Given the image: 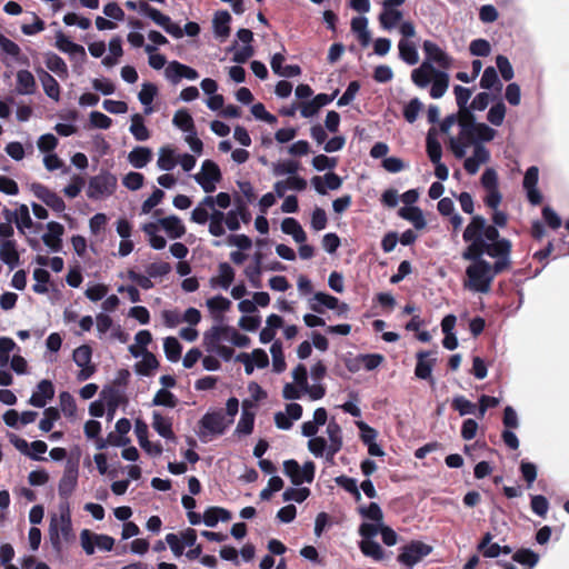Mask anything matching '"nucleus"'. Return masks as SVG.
<instances>
[{"label":"nucleus","mask_w":569,"mask_h":569,"mask_svg":"<svg viewBox=\"0 0 569 569\" xmlns=\"http://www.w3.org/2000/svg\"><path fill=\"white\" fill-rule=\"evenodd\" d=\"M468 246L463 260L471 261L466 268L465 287L473 292L488 293L495 277L509 266L511 242L501 238L499 230L485 224V217L473 216L463 230Z\"/></svg>","instance_id":"obj_1"},{"label":"nucleus","mask_w":569,"mask_h":569,"mask_svg":"<svg viewBox=\"0 0 569 569\" xmlns=\"http://www.w3.org/2000/svg\"><path fill=\"white\" fill-rule=\"evenodd\" d=\"M60 509V529L58 528L56 518H52L49 525V541L52 547V550L58 557H61L62 555V540L69 542L74 538L72 532L69 502L61 503Z\"/></svg>","instance_id":"obj_2"},{"label":"nucleus","mask_w":569,"mask_h":569,"mask_svg":"<svg viewBox=\"0 0 569 569\" xmlns=\"http://www.w3.org/2000/svg\"><path fill=\"white\" fill-rule=\"evenodd\" d=\"M117 177L109 170L102 169L88 181L87 197L91 200H100L111 197L117 189Z\"/></svg>","instance_id":"obj_3"},{"label":"nucleus","mask_w":569,"mask_h":569,"mask_svg":"<svg viewBox=\"0 0 569 569\" xmlns=\"http://www.w3.org/2000/svg\"><path fill=\"white\" fill-rule=\"evenodd\" d=\"M229 427L222 409L207 411L199 420L198 437L207 442L209 437L222 436Z\"/></svg>","instance_id":"obj_4"},{"label":"nucleus","mask_w":569,"mask_h":569,"mask_svg":"<svg viewBox=\"0 0 569 569\" xmlns=\"http://www.w3.org/2000/svg\"><path fill=\"white\" fill-rule=\"evenodd\" d=\"M432 552V547L419 540H412L400 547L397 561L400 565L411 569L419 563L425 557Z\"/></svg>","instance_id":"obj_5"},{"label":"nucleus","mask_w":569,"mask_h":569,"mask_svg":"<svg viewBox=\"0 0 569 569\" xmlns=\"http://www.w3.org/2000/svg\"><path fill=\"white\" fill-rule=\"evenodd\" d=\"M79 478V462L78 460L67 459L64 465L63 475L58 483V492L60 498L68 502L72 492L77 488Z\"/></svg>","instance_id":"obj_6"},{"label":"nucleus","mask_w":569,"mask_h":569,"mask_svg":"<svg viewBox=\"0 0 569 569\" xmlns=\"http://www.w3.org/2000/svg\"><path fill=\"white\" fill-rule=\"evenodd\" d=\"M563 223L562 217L550 206L545 204L541 208V218L536 219V242L542 240L547 229L558 230Z\"/></svg>","instance_id":"obj_7"},{"label":"nucleus","mask_w":569,"mask_h":569,"mask_svg":"<svg viewBox=\"0 0 569 569\" xmlns=\"http://www.w3.org/2000/svg\"><path fill=\"white\" fill-rule=\"evenodd\" d=\"M497 131L483 122L477 124L463 126V132L459 134L461 141L476 144L489 142L495 139Z\"/></svg>","instance_id":"obj_8"},{"label":"nucleus","mask_w":569,"mask_h":569,"mask_svg":"<svg viewBox=\"0 0 569 569\" xmlns=\"http://www.w3.org/2000/svg\"><path fill=\"white\" fill-rule=\"evenodd\" d=\"M422 50L425 53V60L422 62H429L430 64H437L439 68L445 70L450 69L452 64V58L436 42L431 40H425L422 43Z\"/></svg>","instance_id":"obj_9"},{"label":"nucleus","mask_w":569,"mask_h":569,"mask_svg":"<svg viewBox=\"0 0 569 569\" xmlns=\"http://www.w3.org/2000/svg\"><path fill=\"white\" fill-rule=\"evenodd\" d=\"M405 2L406 0H383L382 11L378 18L383 29L391 30L402 20L403 13L397 8Z\"/></svg>","instance_id":"obj_10"},{"label":"nucleus","mask_w":569,"mask_h":569,"mask_svg":"<svg viewBox=\"0 0 569 569\" xmlns=\"http://www.w3.org/2000/svg\"><path fill=\"white\" fill-rule=\"evenodd\" d=\"M30 190L39 200H41L46 206L51 208L53 211H64L66 203L63 199L44 184L33 182L30 184Z\"/></svg>","instance_id":"obj_11"},{"label":"nucleus","mask_w":569,"mask_h":569,"mask_svg":"<svg viewBox=\"0 0 569 569\" xmlns=\"http://www.w3.org/2000/svg\"><path fill=\"white\" fill-rule=\"evenodd\" d=\"M56 48L60 52L68 54L72 61L84 62L87 59L86 49L70 40L62 31L57 32Z\"/></svg>","instance_id":"obj_12"},{"label":"nucleus","mask_w":569,"mask_h":569,"mask_svg":"<svg viewBox=\"0 0 569 569\" xmlns=\"http://www.w3.org/2000/svg\"><path fill=\"white\" fill-rule=\"evenodd\" d=\"M217 325L212 326L203 333V346L207 352H213L219 347L220 340L223 336H228V327L222 326L223 317L221 315L213 316Z\"/></svg>","instance_id":"obj_13"},{"label":"nucleus","mask_w":569,"mask_h":569,"mask_svg":"<svg viewBox=\"0 0 569 569\" xmlns=\"http://www.w3.org/2000/svg\"><path fill=\"white\" fill-rule=\"evenodd\" d=\"M432 355L431 351L421 350L417 352V363L415 368V376L420 380H427L431 385L435 383V379L432 377V369L437 362L436 358H430Z\"/></svg>","instance_id":"obj_14"},{"label":"nucleus","mask_w":569,"mask_h":569,"mask_svg":"<svg viewBox=\"0 0 569 569\" xmlns=\"http://www.w3.org/2000/svg\"><path fill=\"white\" fill-rule=\"evenodd\" d=\"M54 397V387L51 380L43 379L38 385L28 400L36 408H44L47 402Z\"/></svg>","instance_id":"obj_15"},{"label":"nucleus","mask_w":569,"mask_h":569,"mask_svg":"<svg viewBox=\"0 0 569 569\" xmlns=\"http://www.w3.org/2000/svg\"><path fill=\"white\" fill-rule=\"evenodd\" d=\"M134 432H136V436H137L140 447L148 455L160 456L162 453L161 443H159V442L152 443L151 441H149L148 425L143 420H141V419L136 420Z\"/></svg>","instance_id":"obj_16"},{"label":"nucleus","mask_w":569,"mask_h":569,"mask_svg":"<svg viewBox=\"0 0 569 569\" xmlns=\"http://www.w3.org/2000/svg\"><path fill=\"white\" fill-rule=\"evenodd\" d=\"M311 184L317 193L325 196L328 190H338L342 184V178L336 172L329 171L325 173L323 177L315 176L311 179Z\"/></svg>","instance_id":"obj_17"},{"label":"nucleus","mask_w":569,"mask_h":569,"mask_svg":"<svg viewBox=\"0 0 569 569\" xmlns=\"http://www.w3.org/2000/svg\"><path fill=\"white\" fill-rule=\"evenodd\" d=\"M327 433L330 440V445L327 449V459L332 460L342 448V430L335 419L329 421L327 426Z\"/></svg>","instance_id":"obj_18"},{"label":"nucleus","mask_w":569,"mask_h":569,"mask_svg":"<svg viewBox=\"0 0 569 569\" xmlns=\"http://www.w3.org/2000/svg\"><path fill=\"white\" fill-rule=\"evenodd\" d=\"M253 405L244 400L242 403V410L240 420L238 421V425L236 427V435L238 436H248L253 431L254 427V412L252 411Z\"/></svg>","instance_id":"obj_19"},{"label":"nucleus","mask_w":569,"mask_h":569,"mask_svg":"<svg viewBox=\"0 0 569 569\" xmlns=\"http://www.w3.org/2000/svg\"><path fill=\"white\" fill-rule=\"evenodd\" d=\"M0 260L7 264L10 270L16 269L20 264V254L14 240L6 239L1 242Z\"/></svg>","instance_id":"obj_20"},{"label":"nucleus","mask_w":569,"mask_h":569,"mask_svg":"<svg viewBox=\"0 0 569 569\" xmlns=\"http://www.w3.org/2000/svg\"><path fill=\"white\" fill-rule=\"evenodd\" d=\"M157 223L158 226L160 224L162 227L168 237L171 239H179L186 233V227L182 220L176 214L160 218L158 219Z\"/></svg>","instance_id":"obj_21"},{"label":"nucleus","mask_w":569,"mask_h":569,"mask_svg":"<svg viewBox=\"0 0 569 569\" xmlns=\"http://www.w3.org/2000/svg\"><path fill=\"white\" fill-rule=\"evenodd\" d=\"M440 70L436 69L435 66L429 62H422L418 68L411 72L412 82L419 88H426L431 80V77H436V72Z\"/></svg>","instance_id":"obj_22"},{"label":"nucleus","mask_w":569,"mask_h":569,"mask_svg":"<svg viewBox=\"0 0 569 569\" xmlns=\"http://www.w3.org/2000/svg\"><path fill=\"white\" fill-rule=\"evenodd\" d=\"M231 16L227 10L217 11L212 19L213 33L223 41L230 34Z\"/></svg>","instance_id":"obj_23"},{"label":"nucleus","mask_w":569,"mask_h":569,"mask_svg":"<svg viewBox=\"0 0 569 569\" xmlns=\"http://www.w3.org/2000/svg\"><path fill=\"white\" fill-rule=\"evenodd\" d=\"M152 428L166 440H176L171 419L163 417L159 411L152 412Z\"/></svg>","instance_id":"obj_24"},{"label":"nucleus","mask_w":569,"mask_h":569,"mask_svg":"<svg viewBox=\"0 0 569 569\" xmlns=\"http://www.w3.org/2000/svg\"><path fill=\"white\" fill-rule=\"evenodd\" d=\"M232 515L228 509L222 507H208L202 516V522L207 527H216L219 521L226 522L231 520Z\"/></svg>","instance_id":"obj_25"},{"label":"nucleus","mask_w":569,"mask_h":569,"mask_svg":"<svg viewBox=\"0 0 569 569\" xmlns=\"http://www.w3.org/2000/svg\"><path fill=\"white\" fill-rule=\"evenodd\" d=\"M38 77L41 81L44 93L52 100L59 101L60 86L58 81L44 69H37Z\"/></svg>","instance_id":"obj_26"},{"label":"nucleus","mask_w":569,"mask_h":569,"mask_svg":"<svg viewBox=\"0 0 569 569\" xmlns=\"http://www.w3.org/2000/svg\"><path fill=\"white\" fill-rule=\"evenodd\" d=\"M398 214L402 219L410 221L417 230H422L427 226L422 210L419 207H402L399 209Z\"/></svg>","instance_id":"obj_27"},{"label":"nucleus","mask_w":569,"mask_h":569,"mask_svg":"<svg viewBox=\"0 0 569 569\" xmlns=\"http://www.w3.org/2000/svg\"><path fill=\"white\" fill-rule=\"evenodd\" d=\"M37 90V82L29 70H19L17 72V92L19 94H33Z\"/></svg>","instance_id":"obj_28"},{"label":"nucleus","mask_w":569,"mask_h":569,"mask_svg":"<svg viewBox=\"0 0 569 569\" xmlns=\"http://www.w3.org/2000/svg\"><path fill=\"white\" fill-rule=\"evenodd\" d=\"M152 159V151L148 147H134L128 154V160L136 169L144 168Z\"/></svg>","instance_id":"obj_29"},{"label":"nucleus","mask_w":569,"mask_h":569,"mask_svg":"<svg viewBox=\"0 0 569 569\" xmlns=\"http://www.w3.org/2000/svg\"><path fill=\"white\" fill-rule=\"evenodd\" d=\"M480 88L485 90H491L496 92H501L502 90V82L498 76V71L493 67H487L483 70L482 77L479 82Z\"/></svg>","instance_id":"obj_30"},{"label":"nucleus","mask_w":569,"mask_h":569,"mask_svg":"<svg viewBox=\"0 0 569 569\" xmlns=\"http://www.w3.org/2000/svg\"><path fill=\"white\" fill-rule=\"evenodd\" d=\"M281 231L286 234H290L292 239L298 243H302L307 239V234L299 221L291 217L284 218L282 220Z\"/></svg>","instance_id":"obj_31"},{"label":"nucleus","mask_w":569,"mask_h":569,"mask_svg":"<svg viewBox=\"0 0 569 569\" xmlns=\"http://www.w3.org/2000/svg\"><path fill=\"white\" fill-rule=\"evenodd\" d=\"M338 298L326 292H316L310 303L312 311L323 313V307L327 309H336L338 307Z\"/></svg>","instance_id":"obj_32"},{"label":"nucleus","mask_w":569,"mask_h":569,"mask_svg":"<svg viewBox=\"0 0 569 569\" xmlns=\"http://www.w3.org/2000/svg\"><path fill=\"white\" fill-rule=\"evenodd\" d=\"M139 13L149 18L153 23L163 28L169 22V16L162 13L159 9L150 6L147 1L139 2Z\"/></svg>","instance_id":"obj_33"},{"label":"nucleus","mask_w":569,"mask_h":569,"mask_svg":"<svg viewBox=\"0 0 569 569\" xmlns=\"http://www.w3.org/2000/svg\"><path fill=\"white\" fill-rule=\"evenodd\" d=\"M44 64L48 70L54 72L60 78L68 77V66L64 60L54 52H47L44 54Z\"/></svg>","instance_id":"obj_34"},{"label":"nucleus","mask_w":569,"mask_h":569,"mask_svg":"<svg viewBox=\"0 0 569 569\" xmlns=\"http://www.w3.org/2000/svg\"><path fill=\"white\" fill-rule=\"evenodd\" d=\"M100 399L104 402L107 411H116L122 399L121 390L112 386H104L100 392Z\"/></svg>","instance_id":"obj_35"},{"label":"nucleus","mask_w":569,"mask_h":569,"mask_svg":"<svg viewBox=\"0 0 569 569\" xmlns=\"http://www.w3.org/2000/svg\"><path fill=\"white\" fill-rule=\"evenodd\" d=\"M398 49L399 57L403 62H406L409 66H415L418 63L419 53L416 46L411 41L407 39H401L398 42Z\"/></svg>","instance_id":"obj_36"},{"label":"nucleus","mask_w":569,"mask_h":569,"mask_svg":"<svg viewBox=\"0 0 569 569\" xmlns=\"http://www.w3.org/2000/svg\"><path fill=\"white\" fill-rule=\"evenodd\" d=\"M142 231L147 234L149 244L154 250H162L167 246L164 237L158 234L159 226L156 222H148L142 226Z\"/></svg>","instance_id":"obj_37"},{"label":"nucleus","mask_w":569,"mask_h":569,"mask_svg":"<svg viewBox=\"0 0 569 569\" xmlns=\"http://www.w3.org/2000/svg\"><path fill=\"white\" fill-rule=\"evenodd\" d=\"M17 212L16 226L20 233H24V229L31 227H34L36 231L43 228L42 223H33L27 204H20Z\"/></svg>","instance_id":"obj_38"},{"label":"nucleus","mask_w":569,"mask_h":569,"mask_svg":"<svg viewBox=\"0 0 569 569\" xmlns=\"http://www.w3.org/2000/svg\"><path fill=\"white\" fill-rule=\"evenodd\" d=\"M359 549L363 556L373 559L375 561H382L386 552L376 540L362 539L359 542Z\"/></svg>","instance_id":"obj_39"},{"label":"nucleus","mask_w":569,"mask_h":569,"mask_svg":"<svg viewBox=\"0 0 569 569\" xmlns=\"http://www.w3.org/2000/svg\"><path fill=\"white\" fill-rule=\"evenodd\" d=\"M172 123L183 132L194 134V121L187 109L177 110L173 116Z\"/></svg>","instance_id":"obj_40"},{"label":"nucleus","mask_w":569,"mask_h":569,"mask_svg":"<svg viewBox=\"0 0 569 569\" xmlns=\"http://www.w3.org/2000/svg\"><path fill=\"white\" fill-rule=\"evenodd\" d=\"M130 133L137 141H146L150 138V131L144 124V119L140 113L131 116Z\"/></svg>","instance_id":"obj_41"},{"label":"nucleus","mask_w":569,"mask_h":569,"mask_svg":"<svg viewBox=\"0 0 569 569\" xmlns=\"http://www.w3.org/2000/svg\"><path fill=\"white\" fill-rule=\"evenodd\" d=\"M158 93V88L156 84L146 82L142 84V88L138 94V99L140 103L144 107V114H150L152 110V102L154 97Z\"/></svg>","instance_id":"obj_42"},{"label":"nucleus","mask_w":569,"mask_h":569,"mask_svg":"<svg viewBox=\"0 0 569 569\" xmlns=\"http://www.w3.org/2000/svg\"><path fill=\"white\" fill-rule=\"evenodd\" d=\"M449 86V74L446 71L440 70L436 72V77L431 83L430 97L433 99H440L445 96Z\"/></svg>","instance_id":"obj_43"},{"label":"nucleus","mask_w":569,"mask_h":569,"mask_svg":"<svg viewBox=\"0 0 569 569\" xmlns=\"http://www.w3.org/2000/svg\"><path fill=\"white\" fill-rule=\"evenodd\" d=\"M177 162L178 161L174 158L173 149L169 147H163L160 149L157 160V166L160 170L169 172L174 169Z\"/></svg>","instance_id":"obj_44"},{"label":"nucleus","mask_w":569,"mask_h":569,"mask_svg":"<svg viewBox=\"0 0 569 569\" xmlns=\"http://www.w3.org/2000/svg\"><path fill=\"white\" fill-rule=\"evenodd\" d=\"M158 367L159 361L156 358V356L150 351H146V353L142 357V361L134 366L136 372L143 377L150 376L151 371L156 370Z\"/></svg>","instance_id":"obj_45"},{"label":"nucleus","mask_w":569,"mask_h":569,"mask_svg":"<svg viewBox=\"0 0 569 569\" xmlns=\"http://www.w3.org/2000/svg\"><path fill=\"white\" fill-rule=\"evenodd\" d=\"M163 350L170 362H177L181 357L182 346L176 337H167L163 341Z\"/></svg>","instance_id":"obj_46"},{"label":"nucleus","mask_w":569,"mask_h":569,"mask_svg":"<svg viewBox=\"0 0 569 569\" xmlns=\"http://www.w3.org/2000/svg\"><path fill=\"white\" fill-rule=\"evenodd\" d=\"M272 356V367L276 373H281L286 370V359L282 350V343L276 340L270 348Z\"/></svg>","instance_id":"obj_47"},{"label":"nucleus","mask_w":569,"mask_h":569,"mask_svg":"<svg viewBox=\"0 0 569 569\" xmlns=\"http://www.w3.org/2000/svg\"><path fill=\"white\" fill-rule=\"evenodd\" d=\"M359 513L379 526L382 525L383 513L380 506L377 502H370L368 506H361L358 508Z\"/></svg>","instance_id":"obj_48"},{"label":"nucleus","mask_w":569,"mask_h":569,"mask_svg":"<svg viewBox=\"0 0 569 569\" xmlns=\"http://www.w3.org/2000/svg\"><path fill=\"white\" fill-rule=\"evenodd\" d=\"M427 153L432 163L441 161L442 148L440 142L433 137L432 129L429 130L426 139Z\"/></svg>","instance_id":"obj_49"},{"label":"nucleus","mask_w":569,"mask_h":569,"mask_svg":"<svg viewBox=\"0 0 569 569\" xmlns=\"http://www.w3.org/2000/svg\"><path fill=\"white\" fill-rule=\"evenodd\" d=\"M178 403L177 397L167 389H159L154 395L151 406L174 408Z\"/></svg>","instance_id":"obj_50"},{"label":"nucleus","mask_w":569,"mask_h":569,"mask_svg":"<svg viewBox=\"0 0 569 569\" xmlns=\"http://www.w3.org/2000/svg\"><path fill=\"white\" fill-rule=\"evenodd\" d=\"M219 280L218 284L223 289L228 290L234 280V270L228 262H220L219 266Z\"/></svg>","instance_id":"obj_51"},{"label":"nucleus","mask_w":569,"mask_h":569,"mask_svg":"<svg viewBox=\"0 0 569 569\" xmlns=\"http://www.w3.org/2000/svg\"><path fill=\"white\" fill-rule=\"evenodd\" d=\"M33 279L36 283L32 286V290L40 295L47 293V283L50 280V273L46 269L38 268L33 271Z\"/></svg>","instance_id":"obj_52"},{"label":"nucleus","mask_w":569,"mask_h":569,"mask_svg":"<svg viewBox=\"0 0 569 569\" xmlns=\"http://www.w3.org/2000/svg\"><path fill=\"white\" fill-rule=\"evenodd\" d=\"M423 104L419 98H412L405 107H403V118L407 122L413 123L419 116V112L422 110Z\"/></svg>","instance_id":"obj_53"},{"label":"nucleus","mask_w":569,"mask_h":569,"mask_svg":"<svg viewBox=\"0 0 569 569\" xmlns=\"http://www.w3.org/2000/svg\"><path fill=\"white\" fill-rule=\"evenodd\" d=\"M92 349L89 345H81L76 348L72 353V359L78 367H84L91 363Z\"/></svg>","instance_id":"obj_54"},{"label":"nucleus","mask_w":569,"mask_h":569,"mask_svg":"<svg viewBox=\"0 0 569 569\" xmlns=\"http://www.w3.org/2000/svg\"><path fill=\"white\" fill-rule=\"evenodd\" d=\"M60 408L63 415L68 418H72L77 412V405L73 396L68 391H62L59 396Z\"/></svg>","instance_id":"obj_55"},{"label":"nucleus","mask_w":569,"mask_h":569,"mask_svg":"<svg viewBox=\"0 0 569 569\" xmlns=\"http://www.w3.org/2000/svg\"><path fill=\"white\" fill-rule=\"evenodd\" d=\"M283 472L287 477L290 478L291 482L295 486L301 485V467L295 459H288L283 462Z\"/></svg>","instance_id":"obj_56"},{"label":"nucleus","mask_w":569,"mask_h":569,"mask_svg":"<svg viewBox=\"0 0 569 569\" xmlns=\"http://www.w3.org/2000/svg\"><path fill=\"white\" fill-rule=\"evenodd\" d=\"M338 159L326 154H318L312 158V167L317 171L332 170L337 167Z\"/></svg>","instance_id":"obj_57"},{"label":"nucleus","mask_w":569,"mask_h":569,"mask_svg":"<svg viewBox=\"0 0 569 569\" xmlns=\"http://www.w3.org/2000/svg\"><path fill=\"white\" fill-rule=\"evenodd\" d=\"M452 408L459 412L460 416L473 415L476 412V405L463 396H457L452 399Z\"/></svg>","instance_id":"obj_58"},{"label":"nucleus","mask_w":569,"mask_h":569,"mask_svg":"<svg viewBox=\"0 0 569 569\" xmlns=\"http://www.w3.org/2000/svg\"><path fill=\"white\" fill-rule=\"evenodd\" d=\"M361 86H360V82L357 81V80H353V81H350L346 91L342 93V96L338 99L337 101V106L338 107H345V106H348L350 104L357 93L359 92Z\"/></svg>","instance_id":"obj_59"},{"label":"nucleus","mask_w":569,"mask_h":569,"mask_svg":"<svg viewBox=\"0 0 569 569\" xmlns=\"http://www.w3.org/2000/svg\"><path fill=\"white\" fill-rule=\"evenodd\" d=\"M310 496L309 488H288L282 493L284 501H296L298 503L303 502Z\"/></svg>","instance_id":"obj_60"},{"label":"nucleus","mask_w":569,"mask_h":569,"mask_svg":"<svg viewBox=\"0 0 569 569\" xmlns=\"http://www.w3.org/2000/svg\"><path fill=\"white\" fill-rule=\"evenodd\" d=\"M506 116V107L502 101L497 102L493 104L487 114L488 121L493 126H501Z\"/></svg>","instance_id":"obj_61"},{"label":"nucleus","mask_w":569,"mask_h":569,"mask_svg":"<svg viewBox=\"0 0 569 569\" xmlns=\"http://www.w3.org/2000/svg\"><path fill=\"white\" fill-rule=\"evenodd\" d=\"M469 51L475 57H488L491 52V46L488 40L479 38L470 42Z\"/></svg>","instance_id":"obj_62"},{"label":"nucleus","mask_w":569,"mask_h":569,"mask_svg":"<svg viewBox=\"0 0 569 569\" xmlns=\"http://www.w3.org/2000/svg\"><path fill=\"white\" fill-rule=\"evenodd\" d=\"M170 271V263L164 261L151 262L146 267V273L153 279L162 278L167 276Z\"/></svg>","instance_id":"obj_63"},{"label":"nucleus","mask_w":569,"mask_h":569,"mask_svg":"<svg viewBox=\"0 0 569 569\" xmlns=\"http://www.w3.org/2000/svg\"><path fill=\"white\" fill-rule=\"evenodd\" d=\"M496 66L505 81H510L515 77L513 68L506 56L498 54L496 57Z\"/></svg>","instance_id":"obj_64"}]
</instances>
